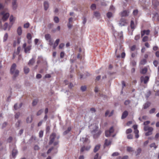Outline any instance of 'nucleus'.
I'll use <instances>...</instances> for the list:
<instances>
[{"label":"nucleus","instance_id":"11","mask_svg":"<svg viewBox=\"0 0 159 159\" xmlns=\"http://www.w3.org/2000/svg\"><path fill=\"white\" fill-rule=\"evenodd\" d=\"M101 15L98 11H96L93 12V16L95 17L97 19H99L100 18Z\"/></svg>","mask_w":159,"mask_h":159},{"label":"nucleus","instance_id":"28","mask_svg":"<svg viewBox=\"0 0 159 159\" xmlns=\"http://www.w3.org/2000/svg\"><path fill=\"white\" fill-rule=\"evenodd\" d=\"M150 147L151 148H154V149H156L157 148V146L156 145L155 143H153L150 145Z\"/></svg>","mask_w":159,"mask_h":159},{"label":"nucleus","instance_id":"54","mask_svg":"<svg viewBox=\"0 0 159 159\" xmlns=\"http://www.w3.org/2000/svg\"><path fill=\"white\" fill-rule=\"evenodd\" d=\"M20 113L19 112H17L16 113L15 115V118L18 119L20 116Z\"/></svg>","mask_w":159,"mask_h":159},{"label":"nucleus","instance_id":"51","mask_svg":"<svg viewBox=\"0 0 159 159\" xmlns=\"http://www.w3.org/2000/svg\"><path fill=\"white\" fill-rule=\"evenodd\" d=\"M37 103V101L36 100H34L32 103V105L33 106H34L36 105Z\"/></svg>","mask_w":159,"mask_h":159},{"label":"nucleus","instance_id":"57","mask_svg":"<svg viewBox=\"0 0 159 159\" xmlns=\"http://www.w3.org/2000/svg\"><path fill=\"white\" fill-rule=\"evenodd\" d=\"M153 63L155 66L156 67L157 66L158 64V62L157 61L155 60L154 61Z\"/></svg>","mask_w":159,"mask_h":159},{"label":"nucleus","instance_id":"36","mask_svg":"<svg viewBox=\"0 0 159 159\" xmlns=\"http://www.w3.org/2000/svg\"><path fill=\"white\" fill-rule=\"evenodd\" d=\"M131 102V101L130 100H126L124 102V104H125V105H126V106H127Z\"/></svg>","mask_w":159,"mask_h":159},{"label":"nucleus","instance_id":"12","mask_svg":"<svg viewBox=\"0 0 159 159\" xmlns=\"http://www.w3.org/2000/svg\"><path fill=\"white\" fill-rule=\"evenodd\" d=\"M150 31L149 30H143L141 31V37H142L145 34L148 35L149 34Z\"/></svg>","mask_w":159,"mask_h":159},{"label":"nucleus","instance_id":"32","mask_svg":"<svg viewBox=\"0 0 159 159\" xmlns=\"http://www.w3.org/2000/svg\"><path fill=\"white\" fill-rule=\"evenodd\" d=\"M87 87L85 85L82 86L80 87V89L82 92H84L86 90Z\"/></svg>","mask_w":159,"mask_h":159},{"label":"nucleus","instance_id":"31","mask_svg":"<svg viewBox=\"0 0 159 159\" xmlns=\"http://www.w3.org/2000/svg\"><path fill=\"white\" fill-rule=\"evenodd\" d=\"M24 69V72L26 74H28L30 71L29 68L26 66L25 67Z\"/></svg>","mask_w":159,"mask_h":159},{"label":"nucleus","instance_id":"59","mask_svg":"<svg viewBox=\"0 0 159 159\" xmlns=\"http://www.w3.org/2000/svg\"><path fill=\"white\" fill-rule=\"evenodd\" d=\"M53 149V147H52V148H50V149H49L48 150V151L47 152V154H48L49 153H50L51 152V151Z\"/></svg>","mask_w":159,"mask_h":159},{"label":"nucleus","instance_id":"29","mask_svg":"<svg viewBox=\"0 0 159 159\" xmlns=\"http://www.w3.org/2000/svg\"><path fill=\"white\" fill-rule=\"evenodd\" d=\"M107 16L108 18L109 19L111 18V17H113V14L112 13L109 12L107 14Z\"/></svg>","mask_w":159,"mask_h":159},{"label":"nucleus","instance_id":"47","mask_svg":"<svg viewBox=\"0 0 159 159\" xmlns=\"http://www.w3.org/2000/svg\"><path fill=\"white\" fill-rule=\"evenodd\" d=\"M43 131L42 130H41L39 133V136L40 138H42L43 135Z\"/></svg>","mask_w":159,"mask_h":159},{"label":"nucleus","instance_id":"62","mask_svg":"<svg viewBox=\"0 0 159 159\" xmlns=\"http://www.w3.org/2000/svg\"><path fill=\"white\" fill-rule=\"evenodd\" d=\"M131 64L133 66H135L136 65V62L135 61L133 60L131 62Z\"/></svg>","mask_w":159,"mask_h":159},{"label":"nucleus","instance_id":"49","mask_svg":"<svg viewBox=\"0 0 159 159\" xmlns=\"http://www.w3.org/2000/svg\"><path fill=\"white\" fill-rule=\"evenodd\" d=\"M13 139V138L11 136H10L9 138L7 139V142L8 143H11Z\"/></svg>","mask_w":159,"mask_h":159},{"label":"nucleus","instance_id":"55","mask_svg":"<svg viewBox=\"0 0 159 159\" xmlns=\"http://www.w3.org/2000/svg\"><path fill=\"white\" fill-rule=\"evenodd\" d=\"M19 106L17 105V103H16L14 106V108L15 110H17L18 109H19Z\"/></svg>","mask_w":159,"mask_h":159},{"label":"nucleus","instance_id":"16","mask_svg":"<svg viewBox=\"0 0 159 159\" xmlns=\"http://www.w3.org/2000/svg\"><path fill=\"white\" fill-rule=\"evenodd\" d=\"M128 114V112L126 111H125L122 114L121 117V119H124L127 116Z\"/></svg>","mask_w":159,"mask_h":159},{"label":"nucleus","instance_id":"25","mask_svg":"<svg viewBox=\"0 0 159 159\" xmlns=\"http://www.w3.org/2000/svg\"><path fill=\"white\" fill-rule=\"evenodd\" d=\"M128 15V13L126 11H124L121 13V16H126Z\"/></svg>","mask_w":159,"mask_h":159},{"label":"nucleus","instance_id":"22","mask_svg":"<svg viewBox=\"0 0 159 159\" xmlns=\"http://www.w3.org/2000/svg\"><path fill=\"white\" fill-rule=\"evenodd\" d=\"M100 147V145L98 144L96 145L93 149L94 152H97L99 149Z\"/></svg>","mask_w":159,"mask_h":159},{"label":"nucleus","instance_id":"58","mask_svg":"<svg viewBox=\"0 0 159 159\" xmlns=\"http://www.w3.org/2000/svg\"><path fill=\"white\" fill-rule=\"evenodd\" d=\"M138 10H135L133 12V13L134 15L136 16L138 13Z\"/></svg>","mask_w":159,"mask_h":159},{"label":"nucleus","instance_id":"10","mask_svg":"<svg viewBox=\"0 0 159 159\" xmlns=\"http://www.w3.org/2000/svg\"><path fill=\"white\" fill-rule=\"evenodd\" d=\"M119 24L120 26H122L125 25L126 24V22L125 19L121 18L120 20Z\"/></svg>","mask_w":159,"mask_h":159},{"label":"nucleus","instance_id":"41","mask_svg":"<svg viewBox=\"0 0 159 159\" xmlns=\"http://www.w3.org/2000/svg\"><path fill=\"white\" fill-rule=\"evenodd\" d=\"M147 71V69L146 68H144L141 71V73L143 74H145Z\"/></svg>","mask_w":159,"mask_h":159},{"label":"nucleus","instance_id":"39","mask_svg":"<svg viewBox=\"0 0 159 159\" xmlns=\"http://www.w3.org/2000/svg\"><path fill=\"white\" fill-rule=\"evenodd\" d=\"M8 35L7 33H5V34L4 36V37H3V41L4 42L6 41L7 40V39L8 38Z\"/></svg>","mask_w":159,"mask_h":159},{"label":"nucleus","instance_id":"50","mask_svg":"<svg viewBox=\"0 0 159 159\" xmlns=\"http://www.w3.org/2000/svg\"><path fill=\"white\" fill-rule=\"evenodd\" d=\"M132 131V130L131 129H129L126 130V133L127 134H128L131 133Z\"/></svg>","mask_w":159,"mask_h":159},{"label":"nucleus","instance_id":"17","mask_svg":"<svg viewBox=\"0 0 159 159\" xmlns=\"http://www.w3.org/2000/svg\"><path fill=\"white\" fill-rule=\"evenodd\" d=\"M112 142V140H108L107 139H106L105 140L104 145L106 146H108L111 144Z\"/></svg>","mask_w":159,"mask_h":159},{"label":"nucleus","instance_id":"43","mask_svg":"<svg viewBox=\"0 0 159 159\" xmlns=\"http://www.w3.org/2000/svg\"><path fill=\"white\" fill-rule=\"evenodd\" d=\"M54 20L56 23H58L59 22V19L58 17L55 16L54 17Z\"/></svg>","mask_w":159,"mask_h":159},{"label":"nucleus","instance_id":"33","mask_svg":"<svg viewBox=\"0 0 159 159\" xmlns=\"http://www.w3.org/2000/svg\"><path fill=\"white\" fill-rule=\"evenodd\" d=\"M71 129L70 127H69L68 128L67 130L65 131L63 133L64 135H66L70 132Z\"/></svg>","mask_w":159,"mask_h":159},{"label":"nucleus","instance_id":"4","mask_svg":"<svg viewBox=\"0 0 159 159\" xmlns=\"http://www.w3.org/2000/svg\"><path fill=\"white\" fill-rule=\"evenodd\" d=\"M114 35L116 41H117L119 39L120 40L123 39V35L122 32H120L117 34H114Z\"/></svg>","mask_w":159,"mask_h":159},{"label":"nucleus","instance_id":"20","mask_svg":"<svg viewBox=\"0 0 159 159\" xmlns=\"http://www.w3.org/2000/svg\"><path fill=\"white\" fill-rule=\"evenodd\" d=\"M60 41L59 39H57L56 40L55 43L53 44V48L55 49L56 47L58 45Z\"/></svg>","mask_w":159,"mask_h":159},{"label":"nucleus","instance_id":"63","mask_svg":"<svg viewBox=\"0 0 159 159\" xmlns=\"http://www.w3.org/2000/svg\"><path fill=\"white\" fill-rule=\"evenodd\" d=\"M135 48H136V46L135 45L133 46L130 48V49H131V51H134L135 50Z\"/></svg>","mask_w":159,"mask_h":159},{"label":"nucleus","instance_id":"27","mask_svg":"<svg viewBox=\"0 0 159 159\" xmlns=\"http://www.w3.org/2000/svg\"><path fill=\"white\" fill-rule=\"evenodd\" d=\"M17 153V151L16 149H13L12 152V155L13 157H15Z\"/></svg>","mask_w":159,"mask_h":159},{"label":"nucleus","instance_id":"34","mask_svg":"<svg viewBox=\"0 0 159 159\" xmlns=\"http://www.w3.org/2000/svg\"><path fill=\"white\" fill-rule=\"evenodd\" d=\"M45 38L46 40H49L51 39V35L49 34H47L45 35Z\"/></svg>","mask_w":159,"mask_h":159},{"label":"nucleus","instance_id":"45","mask_svg":"<svg viewBox=\"0 0 159 159\" xmlns=\"http://www.w3.org/2000/svg\"><path fill=\"white\" fill-rule=\"evenodd\" d=\"M21 123V121L20 120H18L16 124V126L17 127H19L20 126V124Z\"/></svg>","mask_w":159,"mask_h":159},{"label":"nucleus","instance_id":"18","mask_svg":"<svg viewBox=\"0 0 159 159\" xmlns=\"http://www.w3.org/2000/svg\"><path fill=\"white\" fill-rule=\"evenodd\" d=\"M35 62V60L34 59V58H32L31 60H30L28 63V65L30 66H32L34 63Z\"/></svg>","mask_w":159,"mask_h":159},{"label":"nucleus","instance_id":"1","mask_svg":"<svg viewBox=\"0 0 159 159\" xmlns=\"http://www.w3.org/2000/svg\"><path fill=\"white\" fill-rule=\"evenodd\" d=\"M16 65L15 63H13L12 65L11 69L10 72L15 77L17 76L19 74V71L16 69Z\"/></svg>","mask_w":159,"mask_h":159},{"label":"nucleus","instance_id":"13","mask_svg":"<svg viewBox=\"0 0 159 159\" xmlns=\"http://www.w3.org/2000/svg\"><path fill=\"white\" fill-rule=\"evenodd\" d=\"M17 0H13L12 3V8L13 10H15L16 9L17 4L16 3Z\"/></svg>","mask_w":159,"mask_h":159},{"label":"nucleus","instance_id":"30","mask_svg":"<svg viewBox=\"0 0 159 159\" xmlns=\"http://www.w3.org/2000/svg\"><path fill=\"white\" fill-rule=\"evenodd\" d=\"M128 152H132L134 151L133 148L131 147L128 146L126 148Z\"/></svg>","mask_w":159,"mask_h":159},{"label":"nucleus","instance_id":"26","mask_svg":"<svg viewBox=\"0 0 159 159\" xmlns=\"http://www.w3.org/2000/svg\"><path fill=\"white\" fill-rule=\"evenodd\" d=\"M142 151V149L141 148H138L136 150V152H135L136 156H137L139 155L141 153Z\"/></svg>","mask_w":159,"mask_h":159},{"label":"nucleus","instance_id":"2","mask_svg":"<svg viewBox=\"0 0 159 159\" xmlns=\"http://www.w3.org/2000/svg\"><path fill=\"white\" fill-rule=\"evenodd\" d=\"M98 127L96 126L95 129L92 131L91 133L94 138H98L102 133V131L98 130Z\"/></svg>","mask_w":159,"mask_h":159},{"label":"nucleus","instance_id":"3","mask_svg":"<svg viewBox=\"0 0 159 159\" xmlns=\"http://www.w3.org/2000/svg\"><path fill=\"white\" fill-rule=\"evenodd\" d=\"M114 131L113 127H111L109 130H107L105 131V135L106 137H109L111 136V133Z\"/></svg>","mask_w":159,"mask_h":159},{"label":"nucleus","instance_id":"42","mask_svg":"<svg viewBox=\"0 0 159 159\" xmlns=\"http://www.w3.org/2000/svg\"><path fill=\"white\" fill-rule=\"evenodd\" d=\"M146 62L147 61L146 59H143L140 62V64L141 65H143L146 63Z\"/></svg>","mask_w":159,"mask_h":159},{"label":"nucleus","instance_id":"8","mask_svg":"<svg viewBox=\"0 0 159 159\" xmlns=\"http://www.w3.org/2000/svg\"><path fill=\"white\" fill-rule=\"evenodd\" d=\"M140 79L141 82H143L144 84H146L148 81L149 77L148 76L145 77L142 76L140 78Z\"/></svg>","mask_w":159,"mask_h":159},{"label":"nucleus","instance_id":"61","mask_svg":"<svg viewBox=\"0 0 159 159\" xmlns=\"http://www.w3.org/2000/svg\"><path fill=\"white\" fill-rule=\"evenodd\" d=\"M133 135L131 134H129L127 136V138L128 139H132L133 138Z\"/></svg>","mask_w":159,"mask_h":159},{"label":"nucleus","instance_id":"21","mask_svg":"<svg viewBox=\"0 0 159 159\" xmlns=\"http://www.w3.org/2000/svg\"><path fill=\"white\" fill-rule=\"evenodd\" d=\"M33 120V116H31L30 117H28L26 119V121L27 123H31Z\"/></svg>","mask_w":159,"mask_h":159},{"label":"nucleus","instance_id":"15","mask_svg":"<svg viewBox=\"0 0 159 159\" xmlns=\"http://www.w3.org/2000/svg\"><path fill=\"white\" fill-rule=\"evenodd\" d=\"M43 5L45 10L46 11L49 7L48 2L47 1H44L43 3Z\"/></svg>","mask_w":159,"mask_h":159},{"label":"nucleus","instance_id":"19","mask_svg":"<svg viewBox=\"0 0 159 159\" xmlns=\"http://www.w3.org/2000/svg\"><path fill=\"white\" fill-rule=\"evenodd\" d=\"M149 129L150 130L148 131L145 133V135L146 136L151 135L152 134V131L153 130V128H150Z\"/></svg>","mask_w":159,"mask_h":159},{"label":"nucleus","instance_id":"7","mask_svg":"<svg viewBox=\"0 0 159 159\" xmlns=\"http://www.w3.org/2000/svg\"><path fill=\"white\" fill-rule=\"evenodd\" d=\"M1 14L3 16L2 17V20L4 21H6L8 19L9 16V14L8 13H5L4 11L1 12Z\"/></svg>","mask_w":159,"mask_h":159},{"label":"nucleus","instance_id":"60","mask_svg":"<svg viewBox=\"0 0 159 159\" xmlns=\"http://www.w3.org/2000/svg\"><path fill=\"white\" fill-rule=\"evenodd\" d=\"M140 39V35H137L135 36L134 38V39L136 40H137Z\"/></svg>","mask_w":159,"mask_h":159},{"label":"nucleus","instance_id":"38","mask_svg":"<svg viewBox=\"0 0 159 159\" xmlns=\"http://www.w3.org/2000/svg\"><path fill=\"white\" fill-rule=\"evenodd\" d=\"M27 38L29 40H31L32 39V36L30 33H28L27 34Z\"/></svg>","mask_w":159,"mask_h":159},{"label":"nucleus","instance_id":"14","mask_svg":"<svg viewBox=\"0 0 159 159\" xmlns=\"http://www.w3.org/2000/svg\"><path fill=\"white\" fill-rule=\"evenodd\" d=\"M151 103L149 102H146L143 106V109H146L148 108L150 105Z\"/></svg>","mask_w":159,"mask_h":159},{"label":"nucleus","instance_id":"35","mask_svg":"<svg viewBox=\"0 0 159 159\" xmlns=\"http://www.w3.org/2000/svg\"><path fill=\"white\" fill-rule=\"evenodd\" d=\"M156 110V109L153 108L151 109L149 111V113L150 114H152L154 113L155 112V111Z\"/></svg>","mask_w":159,"mask_h":159},{"label":"nucleus","instance_id":"46","mask_svg":"<svg viewBox=\"0 0 159 159\" xmlns=\"http://www.w3.org/2000/svg\"><path fill=\"white\" fill-rule=\"evenodd\" d=\"M148 37L147 36H145L143 37L142 41L143 42H145L148 41Z\"/></svg>","mask_w":159,"mask_h":159},{"label":"nucleus","instance_id":"23","mask_svg":"<svg viewBox=\"0 0 159 159\" xmlns=\"http://www.w3.org/2000/svg\"><path fill=\"white\" fill-rule=\"evenodd\" d=\"M17 33L18 35H20L22 33V30L21 27L19 26L17 29Z\"/></svg>","mask_w":159,"mask_h":159},{"label":"nucleus","instance_id":"5","mask_svg":"<svg viewBox=\"0 0 159 159\" xmlns=\"http://www.w3.org/2000/svg\"><path fill=\"white\" fill-rule=\"evenodd\" d=\"M56 134L55 133H53L51 134L50 137V139L49 142V145H51L53 143L54 139L56 137Z\"/></svg>","mask_w":159,"mask_h":159},{"label":"nucleus","instance_id":"24","mask_svg":"<svg viewBox=\"0 0 159 159\" xmlns=\"http://www.w3.org/2000/svg\"><path fill=\"white\" fill-rule=\"evenodd\" d=\"M133 128L134 130V133L135 134H138L139 132V131L137 129L138 126L137 125H134L133 126Z\"/></svg>","mask_w":159,"mask_h":159},{"label":"nucleus","instance_id":"64","mask_svg":"<svg viewBox=\"0 0 159 159\" xmlns=\"http://www.w3.org/2000/svg\"><path fill=\"white\" fill-rule=\"evenodd\" d=\"M98 154L97 153L95 156L94 159H100V158H98Z\"/></svg>","mask_w":159,"mask_h":159},{"label":"nucleus","instance_id":"37","mask_svg":"<svg viewBox=\"0 0 159 159\" xmlns=\"http://www.w3.org/2000/svg\"><path fill=\"white\" fill-rule=\"evenodd\" d=\"M96 5L95 4H92L90 7L91 9L93 10H95L96 9Z\"/></svg>","mask_w":159,"mask_h":159},{"label":"nucleus","instance_id":"44","mask_svg":"<svg viewBox=\"0 0 159 159\" xmlns=\"http://www.w3.org/2000/svg\"><path fill=\"white\" fill-rule=\"evenodd\" d=\"M130 26L132 29H133L134 28V24L133 20H131V21Z\"/></svg>","mask_w":159,"mask_h":159},{"label":"nucleus","instance_id":"48","mask_svg":"<svg viewBox=\"0 0 159 159\" xmlns=\"http://www.w3.org/2000/svg\"><path fill=\"white\" fill-rule=\"evenodd\" d=\"M43 112V110L42 109L40 110L39 111L37 112V114H36L37 115V116H39L40 115L42 114V113Z\"/></svg>","mask_w":159,"mask_h":159},{"label":"nucleus","instance_id":"6","mask_svg":"<svg viewBox=\"0 0 159 159\" xmlns=\"http://www.w3.org/2000/svg\"><path fill=\"white\" fill-rule=\"evenodd\" d=\"M26 43H24L23 45V48L24 49L25 52V53H29L30 52V51L31 49V46L29 45L26 47Z\"/></svg>","mask_w":159,"mask_h":159},{"label":"nucleus","instance_id":"53","mask_svg":"<svg viewBox=\"0 0 159 159\" xmlns=\"http://www.w3.org/2000/svg\"><path fill=\"white\" fill-rule=\"evenodd\" d=\"M119 153L118 152H115L112 153V157L117 156L119 155Z\"/></svg>","mask_w":159,"mask_h":159},{"label":"nucleus","instance_id":"9","mask_svg":"<svg viewBox=\"0 0 159 159\" xmlns=\"http://www.w3.org/2000/svg\"><path fill=\"white\" fill-rule=\"evenodd\" d=\"M91 148V146L89 145L87 146H83L82 147L81 149H80V152H83L84 151H89L90 149Z\"/></svg>","mask_w":159,"mask_h":159},{"label":"nucleus","instance_id":"40","mask_svg":"<svg viewBox=\"0 0 159 159\" xmlns=\"http://www.w3.org/2000/svg\"><path fill=\"white\" fill-rule=\"evenodd\" d=\"M150 128H152V127H150L147 126H144V130L145 131H149L150 130L149 129Z\"/></svg>","mask_w":159,"mask_h":159},{"label":"nucleus","instance_id":"52","mask_svg":"<svg viewBox=\"0 0 159 159\" xmlns=\"http://www.w3.org/2000/svg\"><path fill=\"white\" fill-rule=\"evenodd\" d=\"M30 26V24L29 23H27L25 24L24 25V27L25 28H27Z\"/></svg>","mask_w":159,"mask_h":159},{"label":"nucleus","instance_id":"56","mask_svg":"<svg viewBox=\"0 0 159 159\" xmlns=\"http://www.w3.org/2000/svg\"><path fill=\"white\" fill-rule=\"evenodd\" d=\"M150 122L149 121H147L144 122L143 123V124L145 126H147V125L149 124L150 123Z\"/></svg>","mask_w":159,"mask_h":159}]
</instances>
